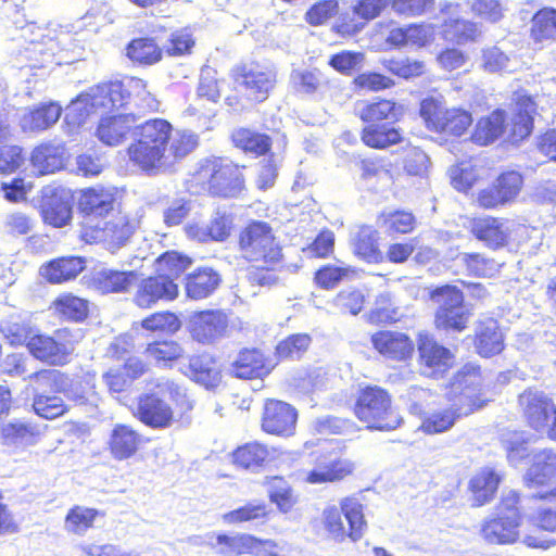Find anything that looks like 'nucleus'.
<instances>
[{"label":"nucleus","instance_id":"obj_1","mask_svg":"<svg viewBox=\"0 0 556 556\" xmlns=\"http://www.w3.org/2000/svg\"><path fill=\"white\" fill-rule=\"evenodd\" d=\"M237 247L253 286L271 287L279 281L278 273L285 267L283 249L267 222L247 223L238 232Z\"/></svg>","mask_w":556,"mask_h":556},{"label":"nucleus","instance_id":"obj_2","mask_svg":"<svg viewBox=\"0 0 556 556\" xmlns=\"http://www.w3.org/2000/svg\"><path fill=\"white\" fill-rule=\"evenodd\" d=\"M174 132L165 118H150L141 123V169L157 174L182 161L199 146V136L188 129Z\"/></svg>","mask_w":556,"mask_h":556},{"label":"nucleus","instance_id":"obj_3","mask_svg":"<svg viewBox=\"0 0 556 556\" xmlns=\"http://www.w3.org/2000/svg\"><path fill=\"white\" fill-rule=\"evenodd\" d=\"M403 112V106L393 99L379 97L366 102L357 114L364 124L359 131L362 143L377 151L401 144L403 130L393 124L402 118Z\"/></svg>","mask_w":556,"mask_h":556},{"label":"nucleus","instance_id":"obj_4","mask_svg":"<svg viewBox=\"0 0 556 556\" xmlns=\"http://www.w3.org/2000/svg\"><path fill=\"white\" fill-rule=\"evenodd\" d=\"M244 167L220 156L205 157L187 180L188 189L193 194L238 198L245 190Z\"/></svg>","mask_w":556,"mask_h":556},{"label":"nucleus","instance_id":"obj_5","mask_svg":"<svg viewBox=\"0 0 556 556\" xmlns=\"http://www.w3.org/2000/svg\"><path fill=\"white\" fill-rule=\"evenodd\" d=\"M351 410L369 431L391 432L403 424L392 394L379 384H359L354 393Z\"/></svg>","mask_w":556,"mask_h":556},{"label":"nucleus","instance_id":"obj_6","mask_svg":"<svg viewBox=\"0 0 556 556\" xmlns=\"http://www.w3.org/2000/svg\"><path fill=\"white\" fill-rule=\"evenodd\" d=\"M229 77L232 86L225 103L233 109L264 102L277 83V75L273 70L255 62L236 64L231 67Z\"/></svg>","mask_w":556,"mask_h":556},{"label":"nucleus","instance_id":"obj_7","mask_svg":"<svg viewBox=\"0 0 556 556\" xmlns=\"http://www.w3.org/2000/svg\"><path fill=\"white\" fill-rule=\"evenodd\" d=\"M321 522L328 536L337 543L346 540L356 543L367 530L364 505L353 495L341 498L339 507L327 506L323 510Z\"/></svg>","mask_w":556,"mask_h":556},{"label":"nucleus","instance_id":"obj_8","mask_svg":"<svg viewBox=\"0 0 556 556\" xmlns=\"http://www.w3.org/2000/svg\"><path fill=\"white\" fill-rule=\"evenodd\" d=\"M429 300L437 305L433 326L443 332L460 333L468 328L470 312L464 308V292L455 285L433 287L428 292Z\"/></svg>","mask_w":556,"mask_h":556},{"label":"nucleus","instance_id":"obj_9","mask_svg":"<svg viewBox=\"0 0 556 556\" xmlns=\"http://www.w3.org/2000/svg\"><path fill=\"white\" fill-rule=\"evenodd\" d=\"M83 337L80 329L62 327L51 334L35 333L28 338L25 345L36 359L53 366H63L70 363Z\"/></svg>","mask_w":556,"mask_h":556},{"label":"nucleus","instance_id":"obj_10","mask_svg":"<svg viewBox=\"0 0 556 556\" xmlns=\"http://www.w3.org/2000/svg\"><path fill=\"white\" fill-rule=\"evenodd\" d=\"M419 115L430 131L445 138H460L473 122L468 110L460 106L447 108L433 97L420 102Z\"/></svg>","mask_w":556,"mask_h":556},{"label":"nucleus","instance_id":"obj_11","mask_svg":"<svg viewBox=\"0 0 556 556\" xmlns=\"http://www.w3.org/2000/svg\"><path fill=\"white\" fill-rule=\"evenodd\" d=\"M135 233V228L126 215L106 217H81L79 240L86 244H103L114 251L123 247Z\"/></svg>","mask_w":556,"mask_h":556},{"label":"nucleus","instance_id":"obj_12","mask_svg":"<svg viewBox=\"0 0 556 556\" xmlns=\"http://www.w3.org/2000/svg\"><path fill=\"white\" fill-rule=\"evenodd\" d=\"M518 406L525 425L535 433H545L556 442V403L542 390L527 388L518 395Z\"/></svg>","mask_w":556,"mask_h":556},{"label":"nucleus","instance_id":"obj_13","mask_svg":"<svg viewBox=\"0 0 556 556\" xmlns=\"http://www.w3.org/2000/svg\"><path fill=\"white\" fill-rule=\"evenodd\" d=\"M523 485L534 490L535 501L556 500V451L545 447L534 453L523 477Z\"/></svg>","mask_w":556,"mask_h":556},{"label":"nucleus","instance_id":"obj_14","mask_svg":"<svg viewBox=\"0 0 556 556\" xmlns=\"http://www.w3.org/2000/svg\"><path fill=\"white\" fill-rule=\"evenodd\" d=\"M489 402L479 390L476 394L462 393L453 400L448 407L437 409L425 416L420 424V430L425 434L433 435L447 432L463 416H468L481 409Z\"/></svg>","mask_w":556,"mask_h":556},{"label":"nucleus","instance_id":"obj_15","mask_svg":"<svg viewBox=\"0 0 556 556\" xmlns=\"http://www.w3.org/2000/svg\"><path fill=\"white\" fill-rule=\"evenodd\" d=\"M313 468L305 472L303 481L308 484H327L352 477L356 464L341 450H326L311 453Z\"/></svg>","mask_w":556,"mask_h":556},{"label":"nucleus","instance_id":"obj_16","mask_svg":"<svg viewBox=\"0 0 556 556\" xmlns=\"http://www.w3.org/2000/svg\"><path fill=\"white\" fill-rule=\"evenodd\" d=\"M525 187V175L507 168L498 173L494 180L478 191L476 203L482 210H497L517 201Z\"/></svg>","mask_w":556,"mask_h":556},{"label":"nucleus","instance_id":"obj_17","mask_svg":"<svg viewBox=\"0 0 556 556\" xmlns=\"http://www.w3.org/2000/svg\"><path fill=\"white\" fill-rule=\"evenodd\" d=\"M122 85L111 84L102 89L99 94L91 97L89 94H79L71 102L65 114V123L72 129L83 126L89 116L93 113L97 104L117 108L123 105Z\"/></svg>","mask_w":556,"mask_h":556},{"label":"nucleus","instance_id":"obj_18","mask_svg":"<svg viewBox=\"0 0 556 556\" xmlns=\"http://www.w3.org/2000/svg\"><path fill=\"white\" fill-rule=\"evenodd\" d=\"M372 350L384 361L407 364L416 352L413 338L403 331L380 329L370 334Z\"/></svg>","mask_w":556,"mask_h":556},{"label":"nucleus","instance_id":"obj_19","mask_svg":"<svg viewBox=\"0 0 556 556\" xmlns=\"http://www.w3.org/2000/svg\"><path fill=\"white\" fill-rule=\"evenodd\" d=\"M298 410L288 402L268 397L264 400L261 414V429L266 434L289 438L295 433Z\"/></svg>","mask_w":556,"mask_h":556},{"label":"nucleus","instance_id":"obj_20","mask_svg":"<svg viewBox=\"0 0 556 556\" xmlns=\"http://www.w3.org/2000/svg\"><path fill=\"white\" fill-rule=\"evenodd\" d=\"M228 326L229 318L223 309H202L192 314L188 331L193 341L212 344L226 334Z\"/></svg>","mask_w":556,"mask_h":556},{"label":"nucleus","instance_id":"obj_21","mask_svg":"<svg viewBox=\"0 0 556 556\" xmlns=\"http://www.w3.org/2000/svg\"><path fill=\"white\" fill-rule=\"evenodd\" d=\"M275 367L270 356L261 349L243 348L231 363V374L240 380H263Z\"/></svg>","mask_w":556,"mask_h":556},{"label":"nucleus","instance_id":"obj_22","mask_svg":"<svg viewBox=\"0 0 556 556\" xmlns=\"http://www.w3.org/2000/svg\"><path fill=\"white\" fill-rule=\"evenodd\" d=\"M181 372L206 390H215L223 382V368L218 357L207 352L188 356V363Z\"/></svg>","mask_w":556,"mask_h":556},{"label":"nucleus","instance_id":"obj_23","mask_svg":"<svg viewBox=\"0 0 556 556\" xmlns=\"http://www.w3.org/2000/svg\"><path fill=\"white\" fill-rule=\"evenodd\" d=\"M514 104L515 111L508 126L507 140L511 144H519L533 131L536 102L527 91L518 90L515 92Z\"/></svg>","mask_w":556,"mask_h":556},{"label":"nucleus","instance_id":"obj_24","mask_svg":"<svg viewBox=\"0 0 556 556\" xmlns=\"http://www.w3.org/2000/svg\"><path fill=\"white\" fill-rule=\"evenodd\" d=\"M507 220L492 215L473 217L470 220L469 231L475 239L486 248L496 251L509 245L511 241Z\"/></svg>","mask_w":556,"mask_h":556},{"label":"nucleus","instance_id":"obj_25","mask_svg":"<svg viewBox=\"0 0 556 556\" xmlns=\"http://www.w3.org/2000/svg\"><path fill=\"white\" fill-rule=\"evenodd\" d=\"M418 363L432 376L443 375L452 368L455 355L428 333L417 338Z\"/></svg>","mask_w":556,"mask_h":556},{"label":"nucleus","instance_id":"obj_26","mask_svg":"<svg viewBox=\"0 0 556 556\" xmlns=\"http://www.w3.org/2000/svg\"><path fill=\"white\" fill-rule=\"evenodd\" d=\"M472 344L476 353L482 358H491L501 354L505 349V336L500 323L488 317L477 321Z\"/></svg>","mask_w":556,"mask_h":556},{"label":"nucleus","instance_id":"obj_27","mask_svg":"<svg viewBox=\"0 0 556 556\" xmlns=\"http://www.w3.org/2000/svg\"><path fill=\"white\" fill-rule=\"evenodd\" d=\"M220 273L210 266H200L184 278V289L187 299L201 301L212 296L220 287Z\"/></svg>","mask_w":556,"mask_h":556},{"label":"nucleus","instance_id":"obj_28","mask_svg":"<svg viewBox=\"0 0 556 556\" xmlns=\"http://www.w3.org/2000/svg\"><path fill=\"white\" fill-rule=\"evenodd\" d=\"M114 192L103 186H93L80 191L77 207L81 217H108L114 210Z\"/></svg>","mask_w":556,"mask_h":556},{"label":"nucleus","instance_id":"obj_29","mask_svg":"<svg viewBox=\"0 0 556 556\" xmlns=\"http://www.w3.org/2000/svg\"><path fill=\"white\" fill-rule=\"evenodd\" d=\"M85 268L86 258L83 256H59L42 264L40 275L50 285H63L75 280Z\"/></svg>","mask_w":556,"mask_h":556},{"label":"nucleus","instance_id":"obj_30","mask_svg":"<svg viewBox=\"0 0 556 556\" xmlns=\"http://www.w3.org/2000/svg\"><path fill=\"white\" fill-rule=\"evenodd\" d=\"M507 112L497 108L479 117L470 132V141L479 147H488L497 141L507 129Z\"/></svg>","mask_w":556,"mask_h":556},{"label":"nucleus","instance_id":"obj_31","mask_svg":"<svg viewBox=\"0 0 556 556\" xmlns=\"http://www.w3.org/2000/svg\"><path fill=\"white\" fill-rule=\"evenodd\" d=\"M62 106L56 101L40 102L28 106L20 118L24 132H41L51 128L60 119Z\"/></svg>","mask_w":556,"mask_h":556},{"label":"nucleus","instance_id":"obj_32","mask_svg":"<svg viewBox=\"0 0 556 556\" xmlns=\"http://www.w3.org/2000/svg\"><path fill=\"white\" fill-rule=\"evenodd\" d=\"M138 128L134 115H115L99 122L96 135L106 146H117L136 135Z\"/></svg>","mask_w":556,"mask_h":556},{"label":"nucleus","instance_id":"obj_33","mask_svg":"<svg viewBox=\"0 0 556 556\" xmlns=\"http://www.w3.org/2000/svg\"><path fill=\"white\" fill-rule=\"evenodd\" d=\"M143 354L148 364L161 369H172L185 357V349L174 339H155L146 344Z\"/></svg>","mask_w":556,"mask_h":556},{"label":"nucleus","instance_id":"obj_34","mask_svg":"<svg viewBox=\"0 0 556 556\" xmlns=\"http://www.w3.org/2000/svg\"><path fill=\"white\" fill-rule=\"evenodd\" d=\"M39 213L45 224L62 228L72 220L73 207L66 197L53 190L42 197Z\"/></svg>","mask_w":556,"mask_h":556},{"label":"nucleus","instance_id":"obj_35","mask_svg":"<svg viewBox=\"0 0 556 556\" xmlns=\"http://www.w3.org/2000/svg\"><path fill=\"white\" fill-rule=\"evenodd\" d=\"M42 437L38 424L16 419L0 427V440L3 445L20 446L34 445Z\"/></svg>","mask_w":556,"mask_h":556},{"label":"nucleus","instance_id":"obj_36","mask_svg":"<svg viewBox=\"0 0 556 556\" xmlns=\"http://www.w3.org/2000/svg\"><path fill=\"white\" fill-rule=\"evenodd\" d=\"M230 139L233 147L245 154H252L255 157L273 154V138L265 132L240 127L232 131Z\"/></svg>","mask_w":556,"mask_h":556},{"label":"nucleus","instance_id":"obj_37","mask_svg":"<svg viewBox=\"0 0 556 556\" xmlns=\"http://www.w3.org/2000/svg\"><path fill=\"white\" fill-rule=\"evenodd\" d=\"M271 459V453L266 443L251 441L237 446L231 453V462L237 468L257 470L265 467Z\"/></svg>","mask_w":556,"mask_h":556},{"label":"nucleus","instance_id":"obj_38","mask_svg":"<svg viewBox=\"0 0 556 556\" xmlns=\"http://www.w3.org/2000/svg\"><path fill=\"white\" fill-rule=\"evenodd\" d=\"M66 149L64 144L43 142L35 147L30 154L31 165L41 175L55 173L66 165Z\"/></svg>","mask_w":556,"mask_h":556},{"label":"nucleus","instance_id":"obj_39","mask_svg":"<svg viewBox=\"0 0 556 556\" xmlns=\"http://www.w3.org/2000/svg\"><path fill=\"white\" fill-rule=\"evenodd\" d=\"M50 309L62 320L83 323L89 316V301L72 292H62L52 300Z\"/></svg>","mask_w":556,"mask_h":556},{"label":"nucleus","instance_id":"obj_40","mask_svg":"<svg viewBox=\"0 0 556 556\" xmlns=\"http://www.w3.org/2000/svg\"><path fill=\"white\" fill-rule=\"evenodd\" d=\"M263 545L262 540L247 533L229 535L219 533L212 547L224 556H241L254 554Z\"/></svg>","mask_w":556,"mask_h":556},{"label":"nucleus","instance_id":"obj_41","mask_svg":"<svg viewBox=\"0 0 556 556\" xmlns=\"http://www.w3.org/2000/svg\"><path fill=\"white\" fill-rule=\"evenodd\" d=\"M530 40L540 47L556 42V9L543 7L531 17Z\"/></svg>","mask_w":556,"mask_h":556},{"label":"nucleus","instance_id":"obj_42","mask_svg":"<svg viewBox=\"0 0 556 556\" xmlns=\"http://www.w3.org/2000/svg\"><path fill=\"white\" fill-rule=\"evenodd\" d=\"M500 482V475L490 467L477 471L468 483L473 505L479 507L490 503L495 497Z\"/></svg>","mask_w":556,"mask_h":556},{"label":"nucleus","instance_id":"obj_43","mask_svg":"<svg viewBox=\"0 0 556 556\" xmlns=\"http://www.w3.org/2000/svg\"><path fill=\"white\" fill-rule=\"evenodd\" d=\"M179 294L178 285L172 278L155 270L153 276L141 281V299L148 304L173 301Z\"/></svg>","mask_w":556,"mask_h":556},{"label":"nucleus","instance_id":"obj_44","mask_svg":"<svg viewBox=\"0 0 556 556\" xmlns=\"http://www.w3.org/2000/svg\"><path fill=\"white\" fill-rule=\"evenodd\" d=\"M480 535L489 544L508 545L519 540L520 528L494 515L483 520Z\"/></svg>","mask_w":556,"mask_h":556},{"label":"nucleus","instance_id":"obj_45","mask_svg":"<svg viewBox=\"0 0 556 556\" xmlns=\"http://www.w3.org/2000/svg\"><path fill=\"white\" fill-rule=\"evenodd\" d=\"M378 225L388 236H406L417 227V218L409 210H383L377 216Z\"/></svg>","mask_w":556,"mask_h":556},{"label":"nucleus","instance_id":"obj_46","mask_svg":"<svg viewBox=\"0 0 556 556\" xmlns=\"http://www.w3.org/2000/svg\"><path fill=\"white\" fill-rule=\"evenodd\" d=\"M352 249L353 253L366 263L381 264L384 262L378 232L370 227H363L355 233Z\"/></svg>","mask_w":556,"mask_h":556},{"label":"nucleus","instance_id":"obj_47","mask_svg":"<svg viewBox=\"0 0 556 556\" xmlns=\"http://www.w3.org/2000/svg\"><path fill=\"white\" fill-rule=\"evenodd\" d=\"M459 260L466 275L473 278H493L503 266L497 260L483 252H464L459 254Z\"/></svg>","mask_w":556,"mask_h":556},{"label":"nucleus","instance_id":"obj_48","mask_svg":"<svg viewBox=\"0 0 556 556\" xmlns=\"http://www.w3.org/2000/svg\"><path fill=\"white\" fill-rule=\"evenodd\" d=\"M138 377V362L136 359H127L123 365L110 368L103 375V381L110 392L122 393L129 391Z\"/></svg>","mask_w":556,"mask_h":556},{"label":"nucleus","instance_id":"obj_49","mask_svg":"<svg viewBox=\"0 0 556 556\" xmlns=\"http://www.w3.org/2000/svg\"><path fill=\"white\" fill-rule=\"evenodd\" d=\"M103 516L104 514L97 508L74 505L65 515L64 528L67 533L84 535L94 527L96 520Z\"/></svg>","mask_w":556,"mask_h":556},{"label":"nucleus","instance_id":"obj_50","mask_svg":"<svg viewBox=\"0 0 556 556\" xmlns=\"http://www.w3.org/2000/svg\"><path fill=\"white\" fill-rule=\"evenodd\" d=\"M136 280L134 271L101 270L92 278L93 288L103 293H118L127 291Z\"/></svg>","mask_w":556,"mask_h":556},{"label":"nucleus","instance_id":"obj_51","mask_svg":"<svg viewBox=\"0 0 556 556\" xmlns=\"http://www.w3.org/2000/svg\"><path fill=\"white\" fill-rule=\"evenodd\" d=\"M141 405V421L153 428H164L170 425L173 409L155 394H147Z\"/></svg>","mask_w":556,"mask_h":556},{"label":"nucleus","instance_id":"obj_52","mask_svg":"<svg viewBox=\"0 0 556 556\" xmlns=\"http://www.w3.org/2000/svg\"><path fill=\"white\" fill-rule=\"evenodd\" d=\"M433 39V29L426 24H410L390 31L389 41L396 46L425 47Z\"/></svg>","mask_w":556,"mask_h":556},{"label":"nucleus","instance_id":"obj_53","mask_svg":"<svg viewBox=\"0 0 556 556\" xmlns=\"http://www.w3.org/2000/svg\"><path fill=\"white\" fill-rule=\"evenodd\" d=\"M442 33L446 39L457 45L476 42L481 36V30L476 22L453 17L444 20Z\"/></svg>","mask_w":556,"mask_h":556},{"label":"nucleus","instance_id":"obj_54","mask_svg":"<svg viewBox=\"0 0 556 556\" xmlns=\"http://www.w3.org/2000/svg\"><path fill=\"white\" fill-rule=\"evenodd\" d=\"M268 498L281 513H289L298 504V495L292 486L279 476L267 477Z\"/></svg>","mask_w":556,"mask_h":556},{"label":"nucleus","instance_id":"obj_55","mask_svg":"<svg viewBox=\"0 0 556 556\" xmlns=\"http://www.w3.org/2000/svg\"><path fill=\"white\" fill-rule=\"evenodd\" d=\"M138 445L137 432L126 425H116L109 441L111 454L117 459L132 455Z\"/></svg>","mask_w":556,"mask_h":556},{"label":"nucleus","instance_id":"obj_56","mask_svg":"<svg viewBox=\"0 0 556 556\" xmlns=\"http://www.w3.org/2000/svg\"><path fill=\"white\" fill-rule=\"evenodd\" d=\"M312 343V337L308 333H292L277 343L275 346V357L277 362L288 359H299L308 350Z\"/></svg>","mask_w":556,"mask_h":556},{"label":"nucleus","instance_id":"obj_57","mask_svg":"<svg viewBox=\"0 0 556 556\" xmlns=\"http://www.w3.org/2000/svg\"><path fill=\"white\" fill-rule=\"evenodd\" d=\"M401 152V167L407 176L424 178L428 175L430 159L421 148L408 144Z\"/></svg>","mask_w":556,"mask_h":556},{"label":"nucleus","instance_id":"obj_58","mask_svg":"<svg viewBox=\"0 0 556 556\" xmlns=\"http://www.w3.org/2000/svg\"><path fill=\"white\" fill-rule=\"evenodd\" d=\"M179 316L170 311H160L150 314L141 320V327L149 332L173 336L181 329Z\"/></svg>","mask_w":556,"mask_h":556},{"label":"nucleus","instance_id":"obj_59","mask_svg":"<svg viewBox=\"0 0 556 556\" xmlns=\"http://www.w3.org/2000/svg\"><path fill=\"white\" fill-rule=\"evenodd\" d=\"M192 264V258L177 251H166L155 260V270L175 281Z\"/></svg>","mask_w":556,"mask_h":556},{"label":"nucleus","instance_id":"obj_60","mask_svg":"<svg viewBox=\"0 0 556 556\" xmlns=\"http://www.w3.org/2000/svg\"><path fill=\"white\" fill-rule=\"evenodd\" d=\"M31 407L37 416L47 420L62 417L70 410V406L63 399L42 393L34 396Z\"/></svg>","mask_w":556,"mask_h":556},{"label":"nucleus","instance_id":"obj_61","mask_svg":"<svg viewBox=\"0 0 556 556\" xmlns=\"http://www.w3.org/2000/svg\"><path fill=\"white\" fill-rule=\"evenodd\" d=\"M268 506L264 502H248L243 506L232 509L223 516L228 525L243 523L253 520L267 519Z\"/></svg>","mask_w":556,"mask_h":556},{"label":"nucleus","instance_id":"obj_62","mask_svg":"<svg viewBox=\"0 0 556 556\" xmlns=\"http://www.w3.org/2000/svg\"><path fill=\"white\" fill-rule=\"evenodd\" d=\"M26 162L25 149L11 140L0 144V175L17 172Z\"/></svg>","mask_w":556,"mask_h":556},{"label":"nucleus","instance_id":"obj_63","mask_svg":"<svg viewBox=\"0 0 556 556\" xmlns=\"http://www.w3.org/2000/svg\"><path fill=\"white\" fill-rule=\"evenodd\" d=\"M29 380L41 390L53 393L65 392L68 386V376L58 369H40L29 375Z\"/></svg>","mask_w":556,"mask_h":556},{"label":"nucleus","instance_id":"obj_64","mask_svg":"<svg viewBox=\"0 0 556 556\" xmlns=\"http://www.w3.org/2000/svg\"><path fill=\"white\" fill-rule=\"evenodd\" d=\"M333 302L342 313L356 316L363 311L367 295L357 287H348L336 294Z\"/></svg>","mask_w":556,"mask_h":556}]
</instances>
